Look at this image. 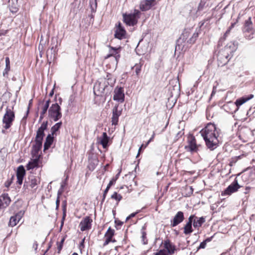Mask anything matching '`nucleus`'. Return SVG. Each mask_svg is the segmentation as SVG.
I'll use <instances>...</instances> for the list:
<instances>
[{"mask_svg": "<svg viewBox=\"0 0 255 255\" xmlns=\"http://www.w3.org/2000/svg\"><path fill=\"white\" fill-rule=\"evenodd\" d=\"M53 141V137L51 136L50 134L48 135L46 138V141L44 144V149H47L52 144Z\"/></svg>", "mask_w": 255, "mask_h": 255, "instance_id": "obj_24", "label": "nucleus"}, {"mask_svg": "<svg viewBox=\"0 0 255 255\" xmlns=\"http://www.w3.org/2000/svg\"><path fill=\"white\" fill-rule=\"evenodd\" d=\"M11 200L7 194H3L0 196V209H2L8 206Z\"/></svg>", "mask_w": 255, "mask_h": 255, "instance_id": "obj_16", "label": "nucleus"}, {"mask_svg": "<svg viewBox=\"0 0 255 255\" xmlns=\"http://www.w3.org/2000/svg\"><path fill=\"white\" fill-rule=\"evenodd\" d=\"M122 110H118V106H116L113 110L112 124L113 125H118L119 122V118L122 114Z\"/></svg>", "mask_w": 255, "mask_h": 255, "instance_id": "obj_13", "label": "nucleus"}, {"mask_svg": "<svg viewBox=\"0 0 255 255\" xmlns=\"http://www.w3.org/2000/svg\"><path fill=\"white\" fill-rule=\"evenodd\" d=\"M114 95L113 99L115 101H118L120 103L124 102L125 100V94L124 89L122 87H116L114 90Z\"/></svg>", "mask_w": 255, "mask_h": 255, "instance_id": "obj_9", "label": "nucleus"}, {"mask_svg": "<svg viewBox=\"0 0 255 255\" xmlns=\"http://www.w3.org/2000/svg\"><path fill=\"white\" fill-rule=\"evenodd\" d=\"M106 79L108 80L106 83L107 85H109L112 86L115 82V79L113 78L112 75L110 74L107 75Z\"/></svg>", "mask_w": 255, "mask_h": 255, "instance_id": "obj_29", "label": "nucleus"}, {"mask_svg": "<svg viewBox=\"0 0 255 255\" xmlns=\"http://www.w3.org/2000/svg\"><path fill=\"white\" fill-rule=\"evenodd\" d=\"M119 173H118V174H117V175H116V176H115V177H117V179H118V177H119Z\"/></svg>", "mask_w": 255, "mask_h": 255, "instance_id": "obj_61", "label": "nucleus"}, {"mask_svg": "<svg viewBox=\"0 0 255 255\" xmlns=\"http://www.w3.org/2000/svg\"><path fill=\"white\" fill-rule=\"evenodd\" d=\"M198 36V32H194L192 37L189 39L188 41V42L190 44H193L195 42V41L196 40V38Z\"/></svg>", "mask_w": 255, "mask_h": 255, "instance_id": "obj_34", "label": "nucleus"}, {"mask_svg": "<svg viewBox=\"0 0 255 255\" xmlns=\"http://www.w3.org/2000/svg\"><path fill=\"white\" fill-rule=\"evenodd\" d=\"M92 220L89 217H86L80 222L79 227L81 231L89 230L91 228Z\"/></svg>", "mask_w": 255, "mask_h": 255, "instance_id": "obj_11", "label": "nucleus"}, {"mask_svg": "<svg viewBox=\"0 0 255 255\" xmlns=\"http://www.w3.org/2000/svg\"><path fill=\"white\" fill-rule=\"evenodd\" d=\"M139 212L137 211V212H136L135 213H131V214H130L129 216V218H133Z\"/></svg>", "mask_w": 255, "mask_h": 255, "instance_id": "obj_51", "label": "nucleus"}, {"mask_svg": "<svg viewBox=\"0 0 255 255\" xmlns=\"http://www.w3.org/2000/svg\"><path fill=\"white\" fill-rule=\"evenodd\" d=\"M154 136H155V133L153 132L151 137H150V138L149 139V141H152V140L153 139L154 137Z\"/></svg>", "mask_w": 255, "mask_h": 255, "instance_id": "obj_53", "label": "nucleus"}, {"mask_svg": "<svg viewBox=\"0 0 255 255\" xmlns=\"http://www.w3.org/2000/svg\"><path fill=\"white\" fill-rule=\"evenodd\" d=\"M62 125V122H59L54 125L51 129L52 134H54L56 131H57Z\"/></svg>", "mask_w": 255, "mask_h": 255, "instance_id": "obj_27", "label": "nucleus"}, {"mask_svg": "<svg viewBox=\"0 0 255 255\" xmlns=\"http://www.w3.org/2000/svg\"><path fill=\"white\" fill-rule=\"evenodd\" d=\"M29 185L35 190L37 188V185L40 183V178L38 177L31 176L29 178Z\"/></svg>", "mask_w": 255, "mask_h": 255, "instance_id": "obj_19", "label": "nucleus"}, {"mask_svg": "<svg viewBox=\"0 0 255 255\" xmlns=\"http://www.w3.org/2000/svg\"><path fill=\"white\" fill-rule=\"evenodd\" d=\"M61 194V192L59 191L58 193V197L57 198V200H56V209H57L58 208V207H59V204H60V200H59V195H60Z\"/></svg>", "mask_w": 255, "mask_h": 255, "instance_id": "obj_44", "label": "nucleus"}, {"mask_svg": "<svg viewBox=\"0 0 255 255\" xmlns=\"http://www.w3.org/2000/svg\"><path fill=\"white\" fill-rule=\"evenodd\" d=\"M164 248L167 250L168 254H172L174 252L175 247L170 242L169 240L165 241L164 243Z\"/></svg>", "mask_w": 255, "mask_h": 255, "instance_id": "obj_20", "label": "nucleus"}, {"mask_svg": "<svg viewBox=\"0 0 255 255\" xmlns=\"http://www.w3.org/2000/svg\"><path fill=\"white\" fill-rule=\"evenodd\" d=\"M47 126V122H43L37 131L35 144L33 145L31 150L32 157H39L40 156L39 154V151L42 147V140L44 136V131L46 129Z\"/></svg>", "mask_w": 255, "mask_h": 255, "instance_id": "obj_2", "label": "nucleus"}, {"mask_svg": "<svg viewBox=\"0 0 255 255\" xmlns=\"http://www.w3.org/2000/svg\"><path fill=\"white\" fill-rule=\"evenodd\" d=\"M130 218H129V216H128V217H127V218H126V220L127 221V220H129V219H130Z\"/></svg>", "mask_w": 255, "mask_h": 255, "instance_id": "obj_60", "label": "nucleus"}, {"mask_svg": "<svg viewBox=\"0 0 255 255\" xmlns=\"http://www.w3.org/2000/svg\"><path fill=\"white\" fill-rule=\"evenodd\" d=\"M252 22L250 17L246 21L245 25V30L246 31H249L252 28Z\"/></svg>", "mask_w": 255, "mask_h": 255, "instance_id": "obj_28", "label": "nucleus"}, {"mask_svg": "<svg viewBox=\"0 0 255 255\" xmlns=\"http://www.w3.org/2000/svg\"><path fill=\"white\" fill-rule=\"evenodd\" d=\"M16 8H15V10H11L12 12H16Z\"/></svg>", "mask_w": 255, "mask_h": 255, "instance_id": "obj_64", "label": "nucleus"}, {"mask_svg": "<svg viewBox=\"0 0 255 255\" xmlns=\"http://www.w3.org/2000/svg\"><path fill=\"white\" fill-rule=\"evenodd\" d=\"M25 174V170L23 165H20L17 169L16 177H22Z\"/></svg>", "mask_w": 255, "mask_h": 255, "instance_id": "obj_25", "label": "nucleus"}, {"mask_svg": "<svg viewBox=\"0 0 255 255\" xmlns=\"http://www.w3.org/2000/svg\"><path fill=\"white\" fill-rule=\"evenodd\" d=\"M24 211H20L14 216L11 217L9 222V225L11 227L15 226L21 219L24 215Z\"/></svg>", "mask_w": 255, "mask_h": 255, "instance_id": "obj_14", "label": "nucleus"}, {"mask_svg": "<svg viewBox=\"0 0 255 255\" xmlns=\"http://www.w3.org/2000/svg\"><path fill=\"white\" fill-rule=\"evenodd\" d=\"M115 231L111 227H109L105 235V237H109L112 238L114 235Z\"/></svg>", "mask_w": 255, "mask_h": 255, "instance_id": "obj_32", "label": "nucleus"}, {"mask_svg": "<svg viewBox=\"0 0 255 255\" xmlns=\"http://www.w3.org/2000/svg\"><path fill=\"white\" fill-rule=\"evenodd\" d=\"M39 157H34L31 159L26 165L27 170H29L39 167Z\"/></svg>", "mask_w": 255, "mask_h": 255, "instance_id": "obj_17", "label": "nucleus"}, {"mask_svg": "<svg viewBox=\"0 0 255 255\" xmlns=\"http://www.w3.org/2000/svg\"><path fill=\"white\" fill-rule=\"evenodd\" d=\"M206 244H207L205 243V242H204V241L202 242V243H201L200 246L198 248V250L200 249L205 248V247L206 246Z\"/></svg>", "mask_w": 255, "mask_h": 255, "instance_id": "obj_46", "label": "nucleus"}, {"mask_svg": "<svg viewBox=\"0 0 255 255\" xmlns=\"http://www.w3.org/2000/svg\"><path fill=\"white\" fill-rule=\"evenodd\" d=\"M207 146L211 150L215 149L218 143L219 132L215 125L208 123L204 128L200 131Z\"/></svg>", "mask_w": 255, "mask_h": 255, "instance_id": "obj_1", "label": "nucleus"}, {"mask_svg": "<svg viewBox=\"0 0 255 255\" xmlns=\"http://www.w3.org/2000/svg\"><path fill=\"white\" fill-rule=\"evenodd\" d=\"M66 216V207H65L63 209V216H62V219L61 223L60 229H61L62 227L63 226L64 222V220H65Z\"/></svg>", "mask_w": 255, "mask_h": 255, "instance_id": "obj_36", "label": "nucleus"}, {"mask_svg": "<svg viewBox=\"0 0 255 255\" xmlns=\"http://www.w3.org/2000/svg\"><path fill=\"white\" fill-rule=\"evenodd\" d=\"M203 6H204V4H202V2H200L199 4L198 10H202L203 9Z\"/></svg>", "mask_w": 255, "mask_h": 255, "instance_id": "obj_50", "label": "nucleus"}, {"mask_svg": "<svg viewBox=\"0 0 255 255\" xmlns=\"http://www.w3.org/2000/svg\"><path fill=\"white\" fill-rule=\"evenodd\" d=\"M106 239L105 241V242L103 244V246H106L107 245H108L110 242H115V240H113L112 241V238H109V237H106Z\"/></svg>", "mask_w": 255, "mask_h": 255, "instance_id": "obj_41", "label": "nucleus"}, {"mask_svg": "<svg viewBox=\"0 0 255 255\" xmlns=\"http://www.w3.org/2000/svg\"><path fill=\"white\" fill-rule=\"evenodd\" d=\"M50 101V100H48L46 101V102H45L44 105L42 107V110L41 112V115H44L46 113V112L48 109V107L49 106Z\"/></svg>", "mask_w": 255, "mask_h": 255, "instance_id": "obj_33", "label": "nucleus"}, {"mask_svg": "<svg viewBox=\"0 0 255 255\" xmlns=\"http://www.w3.org/2000/svg\"><path fill=\"white\" fill-rule=\"evenodd\" d=\"M196 217V216H195L194 215H191L189 217V218H188V221L187 223H189L190 224H192V222L193 223V220L194 219H195V218Z\"/></svg>", "mask_w": 255, "mask_h": 255, "instance_id": "obj_43", "label": "nucleus"}, {"mask_svg": "<svg viewBox=\"0 0 255 255\" xmlns=\"http://www.w3.org/2000/svg\"><path fill=\"white\" fill-rule=\"evenodd\" d=\"M150 142H151V141H149V140H148V141L147 142V143H146V144L145 146H146V145H148V144Z\"/></svg>", "mask_w": 255, "mask_h": 255, "instance_id": "obj_59", "label": "nucleus"}, {"mask_svg": "<svg viewBox=\"0 0 255 255\" xmlns=\"http://www.w3.org/2000/svg\"><path fill=\"white\" fill-rule=\"evenodd\" d=\"M193 232L192 224L187 223L184 227V233L185 235H189Z\"/></svg>", "mask_w": 255, "mask_h": 255, "instance_id": "obj_26", "label": "nucleus"}, {"mask_svg": "<svg viewBox=\"0 0 255 255\" xmlns=\"http://www.w3.org/2000/svg\"><path fill=\"white\" fill-rule=\"evenodd\" d=\"M117 180V177L113 178L112 179L109 183L107 187H109V188H110L111 186L115 183Z\"/></svg>", "mask_w": 255, "mask_h": 255, "instance_id": "obj_42", "label": "nucleus"}, {"mask_svg": "<svg viewBox=\"0 0 255 255\" xmlns=\"http://www.w3.org/2000/svg\"><path fill=\"white\" fill-rule=\"evenodd\" d=\"M118 49L114 47H111V51H110V52L111 53L110 55L107 56V57H109L111 56H112L113 55H116L117 54H118L117 52Z\"/></svg>", "mask_w": 255, "mask_h": 255, "instance_id": "obj_38", "label": "nucleus"}, {"mask_svg": "<svg viewBox=\"0 0 255 255\" xmlns=\"http://www.w3.org/2000/svg\"><path fill=\"white\" fill-rule=\"evenodd\" d=\"M154 255H168V254L166 250H160L159 252L155 253Z\"/></svg>", "mask_w": 255, "mask_h": 255, "instance_id": "obj_37", "label": "nucleus"}, {"mask_svg": "<svg viewBox=\"0 0 255 255\" xmlns=\"http://www.w3.org/2000/svg\"><path fill=\"white\" fill-rule=\"evenodd\" d=\"M205 222V220L203 217H196L193 220V227L195 228L200 227Z\"/></svg>", "mask_w": 255, "mask_h": 255, "instance_id": "obj_21", "label": "nucleus"}, {"mask_svg": "<svg viewBox=\"0 0 255 255\" xmlns=\"http://www.w3.org/2000/svg\"><path fill=\"white\" fill-rule=\"evenodd\" d=\"M122 198L123 197L121 195L118 194L116 192H115L111 196V198L115 199L117 201V204H118V202L122 200Z\"/></svg>", "mask_w": 255, "mask_h": 255, "instance_id": "obj_30", "label": "nucleus"}, {"mask_svg": "<svg viewBox=\"0 0 255 255\" xmlns=\"http://www.w3.org/2000/svg\"><path fill=\"white\" fill-rule=\"evenodd\" d=\"M146 238V233L144 232H142V238L143 240V243L144 244H146V242L144 241V239Z\"/></svg>", "mask_w": 255, "mask_h": 255, "instance_id": "obj_48", "label": "nucleus"}, {"mask_svg": "<svg viewBox=\"0 0 255 255\" xmlns=\"http://www.w3.org/2000/svg\"><path fill=\"white\" fill-rule=\"evenodd\" d=\"M254 97V95L251 94L248 96H246L244 97H242L240 98H239L236 100L235 104L236 106L237 107V110L239 109V107L242 105L243 104L245 103L249 100L252 99Z\"/></svg>", "mask_w": 255, "mask_h": 255, "instance_id": "obj_18", "label": "nucleus"}, {"mask_svg": "<svg viewBox=\"0 0 255 255\" xmlns=\"http://www.w3.org/2000/svg\"><path fill=\"white\" fill-rule=\"evenodd\" d=\"M64 241H65V238H63L60 242H57V244L58 253H60L61 250H62Z\"/></svg>", "mask_w": 255, "mask_h": 255, "instance_id": "obj_35", "label": "nucleus"}, {"mask_svg": "<svg viewBox=\"0 0 255 255\" xmlns=\"http://www.w3.org/2000/svg\"><path fill=\"white\" fill-rule=\"evenodd\" d=\"M14 118L15 116L13 111L11 109L7 108L5 113L2 118L3 128L5 129L10 128L14 120Z\"/></svg>", "mask_w": 255, "mask_h": 255, "instance_id": "obj_4", "label": "nucleus"}, {"mask_svg": "<svg viewBox=\"0 0 255 255\" xmlns=\"http://www.w3.org/2000/svg\"><path fill=\"white\" fill-rule=\"evenodd\" d=\"M188 36V33H187V32H184V33L183 34V39H184V37H186V36Z\"/></svg>", "mask_w": 255, "mask_h": 255, "instance_id": "obj_55", "label": "nucleus"}, {"mask_svg": "<svg viewBox=\"0 0 255 255\" xmlns=\"http://www.w3.org/2000/svg\"><path fill=\"white\" fill-rule=\"evenodd\" d=\"M184 219L183 213L178 211L175 215L174 218L171 221V226L173 227L176 226L183 222Z\"/></svg>", "mask_w": 255, "mask_h": 255, "instance_id": "obj_12", "label": "nucleus"}, {"mask_svg": "<svg viewBox=\"0 0 255 255\" xmlns=\"http://www.w3.org/2000/svg\"><path fill=\"white\" fill-rule=\"evenodd\" d=\"M107 87L105 80L104 81L97 82L93 88L94 94L97 96H102L104 93L105 89Z\"/></svg>", "mask_w": 255, "mask_h": 255, "instance_id": "obj_7", "label": "nucleus"}, {"mask_svg": "<svg viewBox=\"0 0 255 255\" xmlns=\"http://www.w3.org/2000/svg\"><path fill=\"white\" fill-rule=\"evenodd\" d=\"M118 57H119V55L118 56H115L116 59L117 60Z\"/></svg>", "mask_w": 255, "mask_h": 255, "instance_id": "obj_63", "label": "nucleus"}, {"mask_svg": "<svg viewBox=\"0 0 255 255\" xmlns=\"http://www.w3.org/2000/svg\"><path fill=\"white\" fill-rule=\"evenodd\" d=\"M72 255H78L76 253H74Z\"/></svg>", "mask_w": 255, "mask_h": 255, "instance_id": "obj_62", "label": "nucleus"}, {"mask_svg": "<svg viewBox=\"0 0 255 255\" xmlns=\"http://www.w3.org/2000/svg\"><path fill=\"white\" fill-rule=\"evenodd\" d=\"M28 113H29V108H28V109H27V111H26V114L25 116H24V117H23V119L26 118V117H27V115H28Z\"/></svg>", "mask_w": 255, "mask_h": 255, "instance_id": "obj_56", "label": "nucleus"}, {"mask_svg": "<svg viewBox=\"0 0 255 255\" xmlns=\"http://www.w3.org/2000/svg\"><path fill=\"white\" fill-rule=\"evenodd\" d=\"M53 93H54V92H53V89L51 91V92L49 94V96H52V95H53Z\"/></svg>", "mask_w": 255, "mask_h": 255, "instance_id": "obj_57", "label": "nucleus"}, {"mask_svg": "<svg viewBox=\"0 0 255 255\" xmlns=\"http://www.w3.org/2000/svg\"><path fill=\"white\" fill-rule=\"evenodd\" d=\"M236 50V47L234 43L228 44L218 53L217 56L218 65L223 66L226 64L232 57L233 53Z\"/></svg>", "mask_w": 255, "mask_h": 255, "instance_id": "obj_3", "label": "nucleus"}, {"mask_svg": "<svg viewBox=\"0 0 255 255\" xmlns=\"http://www.w3.org/2000/svg\"><path fill=\"white\" fill-rule=\"evenodd\" d=\"M140 13V12L138 10L135 9L133 13L123 14L124 21L129 26H134L137 23Z\"/></svg>", "mask_w": 255, "mask_h": 255, "instance_id": "obj_5", "label": "nucleus"}, {"mask_svg": "<svg viewBox=\"0 0 255 255\" xmlns=\"http://www.w3.org/2000/svg\"><path fill=\"white\" fill-rule=\"evenodd\" d=\"M240 187V186L239 185L237 180L235 179L234 182L226 188L222 193V195H231L232 193L238 191Z\"/></svg>", "mask_w": 255, "mask_h": 255, "instance_id": "obj_10", "label": "nucleus"}, {"mask_svg": "<svg viewBox=\"0 0 255 255\" xmlns=\"http://www.w3.org/2000/svg\"><path fill=\"white\" fill-rule=\"evenodd\" d=\"M38 247V244L37 242L35 241L33 244V248L36 251Z\"/></svg>", "mask_w": 255, "mask_h": 255, "instance_id": "obj_49", "label": "nucleus"}, {"mask_svg": "<svg viewBox=\"0 0 255 255\" xmlns=\"http://www.w3.org/2000/svg\"><path fill=\"white\" fill-rule=\"evenodd\" d=\"M109 138H110L107 135L106 132L103 133L102 137L101 138L100 143L102 145L104 148H106L107 147Z\"/></svg>", "mask_w": 255, "mask_h": 255, "instance_id": "obj_22", "label": "nucleus"}, {"mask_svg": "<svg viewBox=\"0 0 255 255\" xmlns=\"http://www.w3.org/2000/svg\"><path fill=\"white\" fill-rule=\"evenodd\" d=\"M17 182L19 184L21 185L22 183L23 178L22 177H17Z\"/></svg>", "mask_w": 255, "mask_h": 255, "instance_id": "obj_47", "label": "nucleus"}, {"mask_svg": "<svg viewBox=\"0 0 255 255\" xmlns=\"http://www.w3.org/2000/svg\"><path fill=\"white\" fill-rule=\"evenodd\" d=\"M10 61L8 57L5 58V68L4 70V72H3V75H4L5 73H7V72L10 70Z\"/></svg>", "mask_w": 255, "mask_h": 255, "instance_id": "obj_31", "label": "nucleus"}, {"mask_svg": "<svg viewBox=\"0 0 255 255\" xmlns=\"http://www.w3.org/2000/svg\"><path fill=\"white\" fill-rule=\"evenodd\" d=\"M187 147L189 150L191 152L196 151L197 147L196 144L195 139L194 138H192L189 142Z\"/></svg>", "mask_w": 255, "mask_h": 255, "instance_id": "obj_23", "label": "nucleus"}, {"mask_svg": "<svg viewBox=\"0 0 255 255\" xmlns=\"http://www.w3.org/2000/svg\"><path fill=\"white\" fill-rule=\"evenodd\" d=\"M126 34V31L124 27L122 25L121 22H119L115 31V37L121 39L125 37Z\"/></svg>", "mask_w": 255, "mask_h": 255, "instance_id": "obj_15", "label": "nucleus"}, {"mask_svg": "<svg viewBox=\"0 0 255 255\" xmlns=\"http://www.w3.org/2000/svg\"><path fill=\"white\" fill-rule=\"evenodd\" d=\"M48 116L55 122L62 117L61 108L57 103L52 104L48 110Z\"/></svg>", "mask_w": 255, "mask_h": 255, "instance_id": "obj_6", "label": "nucleus"}, {"mask_svg": "<svg viewBox=\"0 0 255 255\" xmlns=\"http://www.w3.org/2000/svg\"><path fill=\"white\" fill-rule=\"evenodd\" d=\"M109 188L107 187V188H106V189L105 190L104 192V194H103V199H102V201L103 202L104 201V200L105 199V198H106V195L109 190Z\"/></svg>", "mask_w": 255, "mask_h": 255, "instance_id": "obj_45", "label": "nucleus"}, {"mask_svg": "<svg viewBox=\"0 0 255 255\" xmlns=\"http://www.w3.org/2000/svg\"><path fill=\"white\" fill-rule=\"evenodd\" d=\"M90 4L92 9L97 7V2L96 0H90Z\"/></svg>", "mask_w": 255, "mask_h": 255, "instance_id": "obj_40", "label": "nucleus"}, {"mask_svg": "<svg viewBox=\"0 0 255 255\" xmlns=\"http://www.w3.org/2000/svg\"><path fill=\"white\" fill-rule=\"evenodd\" d=\"M212 238H208L207 239H206L205 241H204V242H205V243L207 244V242H209L211 241V239H212Z\"/></svg>", "mask_w": 255, "mask_h": 255, "instance_id": "obj_52", "label": "nucleus"}, {"mask_svg": "<svg viewBox=\"0 0 255 255\" xmlns=\"http://www.w3.org/2000/svg\"><path fill=\"white\" fill-rule=\"evenodd\" d=\"M135 67V73L136 75H138L141 71V66L140 64H136Z\"/></svg>", "mask_w": 255, "mask_h": 255, "instance_id": "obj_39", "label": "nucleus"}, {"mask_svg": "<svg viewBox=\"0 0 255 255\" xmlns=\"http://www.w3.org/2000/svg\"><path fill=\"white\" fill-rule=\"evenodd\" d=\"M156 4L155 0H142L140 2L139 8L141 11H147Z\"/></svg>", "mask_w": 255, "mask_h": 255, "instance_id": "obj_8", "label": "nucleus"}, {"mask_svg": "<svg viewBox=\"0 0 255 255\" xmlns=\"http://www.w3.org/2000/svg\"><path fill=\"white\" fill-rule=\"evenodd\" d=\"M143 144H142V145H141V146L139 147V149H138V153H137V155H136V157H138V156L139 155V154H140V151H141V148H142V147L143 146Z\"/></svg>", "mask_w": 255, "mask_h": 255, "instance_id": "obj_54", "label": "nucleus"}, {"mask_svg": "<svg viewBox=\"0 0 255 255\" xmlns=\"http://www.w3.org/2000/svg\"><path fill=\"white\" fill-rule=\"evenodd\" d=\"M43 116H44V115H41V113L40 114V120H42V119H43Z\"/></svg>", "mask_w": 255, "mask_h": 255, "instance_id": "obj_58", "label": "nucleus"}]
</instances>
